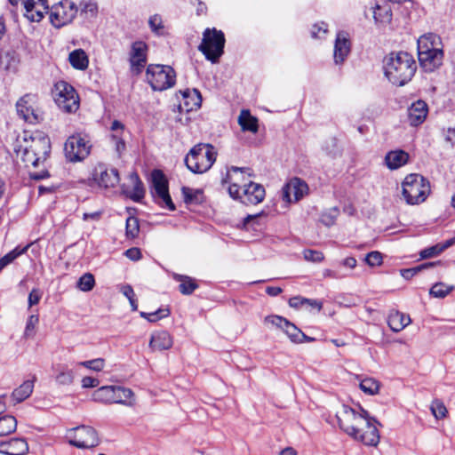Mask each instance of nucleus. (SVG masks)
Segmentation results:
<instances>
[{
	"instance_id": "7",
	"label": "nucleus",
	"mask_w": 455,
	"mask_h": 455,
	"mask_svg": "<svg viewBox=\"0 0 455 455\" xmlns=\"http://www.w3.org/2000/svg\"><path fill=\"white\" fill-rule=\"evenodd\" d=\"M146 80L154 91H164L175 84L176 72L168 65L150 64L146 70Z\"/></svg>"
},
{
	"instance_id": "12",
	"label": "nucleus",
	"mask_w": 455,
	"mask_h": 455,
	"mask_svg": "<svg viewBox=\"0 0 455 455\" xmlns=\"http://www.w3.org/2000/svg\"><path fill=\"white\" fill-rule=\"evenodd\" d=\"M366 422L368 424H363V430L357 431L356 435H354L353 438L361 441L365 445L377 446L379 443V433L377 425L381 426V424L370 415L367 417Z\"/></svg>"
},
{
	"instance_id": "29",
	"label": "nucleus",
	"mask_w": 455,
	"mask_h": 455,
	"mask_svg": "<svg viewBox=\"0 0 455 455\" xmlns=\"http://www.w3.org/2000/svg\"><path fill=\"white\" fill-rule=\"evenodd\" d=\"M440 44V38L435 34L421 36L418 39V54L431 52L432 50H441L437 47Z\"/></svg>"
},
{
	"instance_id": "23",
	"label": "nucleus",
	"mask_w": 455,
	"mask_h": 455,
	"mask_svg": "<svg viewBox=\"0 0 455 455\" xmlns=\"http://www.w3.org/2000/svg\"><path fill=\"white\" fill-rule=\"evenodd\" d=\"M172 346V339L168 331H160L152 333L149 347L152 351L159 350H167L171 348Z\"/></svg>"
},
{
	"instance_id": "33",
	"label": "nucleus",
	"mask_w": 455,
	"mask_h": 455,
	"mask_svg": "<svg viewBox=\"0 0 455 455\" xmlns=\"http://www.w3.org/2000/svg\"><path fill=\"white\" fill-rule=\"evenodd\" d=\"M34 382L31 380L24 381L20 387L12 393V400L18 403L25 401L33 392Z\"/></svg>"
},
{
	"instance_id": "54",
	"label": "nucleus",
	"mask_w": 455,
	"mask_h": 455,
	"mask_svg": "<svg viewBox=\"0 0 455 455\" xmlns=\"http://www.w3.org/2000/svg\"><path fill=\"white\" fill-rule=\"evenodd\" d=\"M151 30L156 34H160V30L164 28L162 18L158 14H155L148 20Z\"/></svg>"
},
{
	"instance_id": "8",
	"label": "nucleus",
	"mask_w": 455,
	"mask_h": 455,
	"mask_svg": "<svg viewBox=\"0 0 455 455\" xmlns=\"http://www.w3.org/2000/svg\"><path fill=\"white\" fill-rule=\"evenodd\" d=\"M52 95L59 108L64 112L73 113L79 108L78 94L74 87L65 81L54 84Z\"/></svg>"
},
{
	"instance_id": "59",
	"label": "nucleus",
	"mask_w": 455,
	"mask_h": 455,
	"mask_svg": "<svg viewBox=\"0 0 455 455\" xmlns=\"http://www.w3.org/2000/svg\"><path fill=\"white\" fill-rule=\"evenodd\" d=\"M124 255L131 260L136 261L141 259L142 254L139 248L132 247L124 251Z\"/></svg>"
},
{
	"instance_id": "48",
	"label": "nucleus",
	"mask_w": 455,
	"mask_h": 455,
	"mask_svg": "<svg viewBox=\"0 0 455 455\" xmlns=\"http://www.w3.org/2000/svg\"><path fill=\"white\" fill-rule=\"evenodd\" d=\"M431 411L435 419H443L446 416L447 409L443 403L438 399H435L432 402L430 406Z\"/></svg>"
},
{
	"instance_id": "22",
	"label": "nucleus",
	"mask_w": 455,
	"mask_h": 455,
	"mask_svg": "<svg viewBox=\"0 0 455 455\" xmlns=\"http://www.w3.org/2000/svg\"><path fill=\"white\" fill-rule=\"evenodd\" d=\"M249 171H250V168H240V167H236V166H232L227 174V178L225 180H223V182L230 183V185L228 187V194L233 199H235V200L241 199V201H242L243 199V193L241 194V192H240L241 186L237 183L238 179L234 178L230 174V172L245 173V172H248Z\"/></svg>"
},
{
	"instance_id": "24",
	"label": "nucleus",
	"mask_w": 455,
	"mask_h": 455,
	"mask_svg": "<svg viewBox=\"0 0 455 455\" xmlns=\"http://www.w3.org/2000/svg\"><path fill=\"white\" fill-rule=\"evenodd\" d=\"M350 52V42L342 32L338 33L334 44V61L336 64L342 63Z\"/></svg>"
},
{
	"instance_id": "26",
	"label": "nucleus",
	"mask_w": 455,
	"mask_h": 455,
	"mask_svg": "<svg viewBox=\"0 0 455 455\" xmlns=\"http://www.w3.org/2000/svg\"><path fill=\"white\" fill-rule=\"evenodd\" d=\"M151 180L154 189V192L152 191L153 196H161L169 191L168 180L161 170L155 169L152 171Z\"/></svg>"
},
{
	"instance_id": "13",
	"label": "nucleus",
	"mask_w": 455,
	"mask_h": 455,
	"mask_svg": "<svg viewBox=\"0 0 455 455\" xmlns=\"http://www.w3.org/2000/svg\"><path fill=\"white\" fill-rule=\"evenodd\" d=\"M307 184L299 178H292L282 188V197L291 203L299 201L307 193Z\"/></svg>"
},
{
	"instance_id": "63",
	"label": "nucleus",
	"mask_w": 455,
	"mask_h": 455,
	"mask_svg": "<svg viewBox=\"0 0 455 455\" xmlns=\"http://www.w3.org/2000/svg\"><path fill=\"white\" fill-rule=\"evenodd\" d=\"M445 141L455 146V128H448L444 133Z\"/></svg>"
},
{
	"instance_id": "3",
	"label": "nucleus",
	"mask_w": 455,
	"mask_h": 455,
	"mask_svg": "<svg viewBox=\"0 0 455 455\" xmlns=\"http://www.w3.org/2000/svg\"><path fill=\"white\" fill-rule=\"evenodd\" d=\"M217 151L212 144L199 143L194 146L185 157V164L193 173H204L216 161Z\"/></svg>"
},
{
	"instance_id": "9",
	"label": "nucleus",
	"mask_w": 455,
	"mask_h": 455,
	"mask_svg": "<svg viewBox=\"0 0 455 455\" xmlns=\"http://www.w3.org/2000/svg\"><path fill=\"white\" fill-rule=\"evenodd\" d=\"M92 144L85 136L76 133L68 138L64 144V153L70 163L84 161L91 153Z\"/></svg>"
},
{
	"instance_id": "34",
	"label": "nucleus",
	"mask_w": 455,
	"mask_h": 455,
	"mask_svg": "<svg viewBox=\"0 0 455 455\" xmlns=\"http://www.w3.org/2000/svg\"><path fill=\"white\" fill-rule=\"evenodd\" d=\"M289 305L294 308H300L304 306H309L320 311L323 307V303L316 299H306L300 296L292 297L289 299Z\"/></svg>"
},
{
	"instance_id": "17",
	"label": "nucleus",
	"mask_w": 455,
	"mask_h": 455,
	"mask_svg": "<svg viewBox=\"0 0 455 455\" xmlns=\"http://www.w3.org/2000/svg\"><path fill=\"white\" fill-rule=\"evenodd\" d=\"M420 67L425 72H433L438 68L443 59V50H432L431 52L418 54Z\"/></svg>"
},
{
	"instance_id": "50",
	"label": "nucleus",
	"mask_w": 455,
	"mask_h": 455,
	"mask_svg": "<svg viewBox=\"0 0 455 455\" xmlns=\"http://www.w3.org/2000/svg\"><path fill=\"white\" fill-rule=\"evenodd\" d=\"M122 293L128 299L132 311L138 310V303L135 299V293L130 284H125L121 289Z\"/></svg>"
},
{
	"instance_id": "4",
	"label": "nucleus",
	"mask_w": 455,
	"mask_h": 455,
	"mask_svg": "<svg viewBox=\"0 0 455 455\" xmlns=\"http://www.w3.org/2000/svg\"><path fill=\"white\" fill-rule=\"evenodd\" d=\"M402 187L406 203L411 205L424 202L430 193L429 181L418 173L407 175Z\"/></svg>"
},
{
	"instance_id": "62",
	"label": "nucleus",
	"mask_w": 455,
	"mask_h": 455,
	"mask_svg": "<svg viewBox=\"0 0 455 455\" xmlns=\"http://www.w3.org/2000/svg\"><path fill=\"white\" fill-rule=\"evenodd\" d=\"M323 32L325 34L327 32V25L323 22L321 23V25H314L313 29L311 31V36L314 38L320 37L319 34Z\"/></svg>"
},
{
	"instance_id": "25",
	"label": "nucleus",
	"mask_w": 455,
	"mask_h": 455,
	"mask_svg": "<svg viewBox=\"0 0 455 455\" xmlns=\"http://www.w3.org/2000/svg\"><path fill=\"white\" fill-rule=\"evenodd\" d=\"M183 96V105L180 103L179 108L180 110L190 112L200 108L202 102V97L198 90H193V95L188 89L180 92Z\"/></svg>"
},
{
	"instance_id": "56",
	"label": "nucleus",
	"mask_w": 455,
	"mask_h": 455,
	"mask_svg": "<svg viewBox=\"0 0 455 455\" xmlns=\"http://www.w3.org/2000/svg\"><path fill=\"white\" fill-rule=\"evenodd\" d=\"M287 319L279 316V315H270L265 318V323H271L272 325L276 326L283 331L285 325L287 324Z\"/></svg>"
},
{
	"instance_id": "45",
	"label": "nucleus",
	"mask_w": 455,
	"mask_h": 455,
	"mask_svg": "<svg viewBox=\"0 0 455 455\" xmlns=\"http://www.w3.org/2000/svg\"><path fill=\"white\" fill-rule=\"evenodd\" d=\"M283 331L288 335L290 339L294 343L299 342V338L304 337V332L290 321H287V324L285 325Z\"/></svg>"
},
{
	"instance_id": "19",
	"label": "nucleus",
	"mask_w": 455,
	"mask_h": 455,
	"mask_svg": "<svg viewBox=\"0 0 455 455\" xmlns=\"http://www.w3.org/2000/svg\"><path fill=\"white\" fill-rule=\"evenodd\" d=\"M265 188L262 185L250 181L243 185V204H257L263 201L265 197Z\"/></svg>"
},
{
	"instance_id": "44",
	"label": "nucleus",
	"mask_w": 455,
	"mask_h": 455,
	"mask_svg": "<svg viewBox=\"0 0 455 455\" xmlns=\"http://www.w3.org/2000/svg\"><path fill=\"white\" fill-rule=\"evenodd\" d=\"M452 286H448L443 283H436L431 287L429 294L432 297L443 299L446 297L452 291Z\"/></svg>"
},
{
	"instance_id": "58",
	"label": "nucleus",
	"mask_w": 455,
	"mask_h": 455,
	"mask_svg": "<svg viewBox=\"0 0 455 455\" xmlns=\"http://www.w3.org/2000/svg\"><path fill=\"white\" fill-rule=\"evenodd\" d=\"M42 293L39 289H32L28 295V307H31L39 303Z\"/></svg>"
},
{
	"instance_id": "15",
	"label": "nucleus",
	"mask_w": 455,
	"mask_h": 455,
	"mask_svg": "<svg viewBox=\"0 0 455 455\" xmlns=\"http://www.w3.org/2000/svg\"><path fill=\"white\" fill-rule=\"evenodd\" d=\"M148 45L143 41H135L132 44L130 63L132 70L136 74L141 73L147 64Z\"/></svg>"
},
{
	"instance_id": "55",
	"label": "nucleus",
	"mask_w": 455,
	"mask_h": 455,
	"mask_svg": "<svg viewBox=\"0 0 455 455\" xmlns=\"http://www.w3.org/2000/svg\"><path fill=\"white\" fill-rule=\"evenodd\" d=\"M81 5V12L89 14L90 17H95L98 12V6L96 3L93 2H83L80 4Z\"/></svg>"
},
{
	"instance_id": "20",
	"label": "nucleus",
	"mask_w": 455,
	"mask_h": 455,
	"mask_svg": "<svg viewBox=\"0 0 455 455\" xmlns=\"http://www.w3.org/2000/svg\"><path fill=\"white\" fill-rule=\"evenodd\" d=\"M22 4L26 10V18L32 22L41 21L44 13L48 12L47 0L36 2V4H31L29 0H23Z\"/></svg>"
},
{
	"instance_id": "11",
	"label": "nucleus",
	"mask_w": 455,
	"mask_h": 455,
	"mask_svg": "<svg viewBox=\"0 0 455 455\" xmlns=\"http://www.w3.org/2000/svg\"><path fill=\"white\" fill-rule=\"evenodd\" d=\"M77 13V7L70 0H62L53 5L50 12V20L55 28H61L72 22Z\"/></svg>"
},
{
	"instance_id": "49",
	"label": "nucleus",
	"mask_w": 455,
	"mask_h": 455,
	"mask_svg": "<svg viewBox=\"0 0 455 455\" xmlns=\"http://www.w3.org/2000/svg\"><path fill=\"white\" fill-rule=\"evenodd\" d=\"M79 365L94 371H100L105 366V360L103 358H96L92 360L80 362Z\"/></svg>"
},
{
	"instance_id": "36",
	"label": "nucleus",
	"mask_w": 455,
	"mask_h": 455,
	"mask_svg": "<svg viewBox=\"0 0 455 455\" xmlns=\"http://www.w3.org/2000/svg\"><path fill=\"white\" fill-rule=\"evenodd\" d=\"M114 387L115 386H104L98 388L93 394L94 400L105 403H112Z\"/></svg>"
},
{
	"instance_id": "53",
	"label": "nucleus",
	"mask_w": 455,
	"mask_h": 455,
	"mask_svg": "<svg viewBox=\"0 0 455 455\" xmlns=\"http://www.w3.org/2000/svg\"><path fill=\"white\" fill-rule=\"evenodd\" d=\"M382 260V254L377 251L369 252L365 257L366 263L371 267L381 265Z\"/></svg>"
},
{
	"instance_id": "46",
	"label": "nucleus",
	"mask_w": 455,
	"mask_h": 455,
	"mask_svg": "<svg viewBox=\"0 0 455 455\" xmlns=\"http://www.w3.org/2000/svg\"><path fill=\"white\" fill-rule=\"evenodd\" d=\"M38 323L39 316L37 315H31L28 316L23 334L25 339H31L35 337L36 326L37 325Z\"/></svg>"
},
{
	"instance_id": "43",
	"label": "nucleus",
	"mask_w": 455,
	"mask_h": 455,
	"mask_svg": "<svg viewBox=\"0 0 455 455\" xmlns=\"http://www.w3.org/2000/svg\"><path fill=\"white\" fill-rule=\"evenodd\" d=\"M95 285V279L92 274L85 273L77 281L76 287L82 291H90Z\"/></svg>"
},
{
	"instance_id": "18",
	"label": "nucleus",
	"mask_w": 455,
	"mask_h": 455,
	"mask_svg": "<svg viewBox=\"0 0 455 455\" xmlns=\"http://www.w3.org/2000/svg\"><path fill=\"white\" fill-rule=\"evenodd\" d=\"M428 114V106L422 100H418L408 108V120L411 126L417 127L421 124Z\"/></svg>"
},
{
	"instance_id": "28",
	"label": "nucleus",
	"mask_w": 455,
	"mask_h": 455,
	"mask_svg": "<svg viewBox=\"0 0 455 455\" xmlns=\"http://www.w3.org/2000/svg\"><path fill=\"white\" fill-rule=\"evenodd\" d=\"M409 160V154L403 150L388 152L385 156L387 166L390 170H395L404 165Z\"/></svg>"
},
{
	"instance_id": "27",
	"label": "nucleus",
	"mask_w": 455,
	"mask_h": 455,
	"mask_svg": "<svg viewBox=\"0 0 455 455\" xmlns=\"http://www.w3.org/2000/svg\"><path fill=\"white\" fill-rule=\"evenodd\" d=\"M411 323L409 315L397 310L390 312L387 317V324L394 332H399Z\"/></svg>"
},
{
	"instance_id": "42",
	"label": "nucleus",
	"mask_w": 455,
	"mask_h": 455,
	"mask_svg": "<svg viewBox=\"0 0 455 455\" xmlns=\"http://www.w3.org/2000/svg\"><path fill=\"white\" fill-rule=\"evenodd\" d=\"M361 390L367 395H375L379 390V383L372 378H366L360 383Z\"/></svg>"
},
{
	"instance_id": "64",
	"label": "nucleus",
	"mask_w": 455,
	"mask_h": 455,
	"mask_svg": "<svg viewBox=\"0 0 455 455\" xmlns=\"http://www.w3.org/2000/svg\"><path fill=\"white\" fill-rule=\"evenodd\" d=\"M50 176L48 171L43 170L40 172H35L30 173V178L34 180H41Z\"/></svg>"
},
{
	"instance_id": "31",
	"label": "nucleus",
	"mask_w": 455,
	"mask_h": 455,
	"mask_svg": "<svg viewBox=\"0 0 455 455\" xmlns=\"http://www.w3.org/2000/svg\"><path fill=\"white\" fill-rule=\"evenodd\" d=\"M173 279L180 283L179 285V291L183 295H190L198 288V284L196 280L190 276L174 274Z\"/></svg>"
},
{
	"instance_id": "30",
	"label": "nucleus",
	"mask_w": 455,
	"mask_h": 455,
	"mask_svg": "<svg viewBox=\"0 0 455 455\" xmlns=\"http://www.w3.org/2000/svg\"><path fill=\"white\" fill-rule=\"evenodd\" d=\"M238 124L243 132L256 133L259 129L258 119L248 109H243L238 116Z\"/></svg>"
},
{
	"instance_id": "10",
	"label": "nucleus",
	"mask_w": 455,
	"mask_h": 455,
	"mask_svg": "<svg viewBox=\"0 0 455 455\" xmlns=\"http://www.w3.org/2000/svg\"><path fill=\"white\" fill-rule=\"evenodd\" d=\"M68 443L79 449H91L100 444V438L95 428L81 425L68 431Z\"/></svg>"
},
{
	"instance_id": "47",
	"label": "nucleus",
	"mask_w": 455,
	"mask_h": 455,
	"mask_svg": "<svg viewBox=\"0 0 455 455\" xmlns=\"http://www.w3.org/2000/svg\"><path fill=\"white\" fill-rule=\"evenodd\" d=\"M182 195L184 196V202L186 204H197L199 202L198 196L202 194L201 190L196 189L194 190L188 187H183L182 189Z\"/></svg>"
},
{
	"instance_id": "35",
	"label": "nucleus",
	"mask_w": 455,
	"mask_h": 455,
	"mask_svg": "<svg viewBox=\"0 0 455 455\" xmlns=\"http://www.w3.org/2000/svg\"><path fill=\"white\" fill-rule=\"evenodd\" d=\"M131 180L133 182V192L130 195V198L134 202H140L145 196V188L142 181L136 172L131 174Z\"/></svg>"
},
{
	"instance_id": "21",
	"label": "nucleus",
	"mask_w": 455,
	"mask_h": 455,
	"mask_svg": "<svg viewBox=\"0 0 455 455\" xmlns=\"http://www.w3.org/2000/svg\"><path fill=\"white\" fill-rule=\"evenodd\" d=\"M28 451V445L23 438L0 443V455H25Z\"/></svg>"
},
{
	"instance_id": "5",
	"label": "nucleus",
	"mask_w": 455,
	"mask_h": 455,
	"mask_svg": "<svg viewBox=\"0 0 455 455\" xmlns=\"http://www.w3.org/2000/svg\"><path fill=\"white\" fill-rule=\"evenodd\" d=\"M359 410L357 412L348 405L343 404L336 412L339 428L351 437L356 435L357 431L363 430V424H368L366 419L370 415L369 412L361 406Z\"/></svg>"
},
{
	"instance_id": "61",
	"label": "nucleus",
	"mask_w": 455,
	"mask_h": 455,
	"mask_svg": "<svg viewBox=\"0 0 455 455\" xmlns=\"http://www.w3.org/2000/svg\"><path fill=\"white\" fill-rule=\"evenodd\" d=\"M99 384V379L92 377H84L82 379V387L84 388L96 387Z\"/></svg>"
},
{
	"instance_id": "39",
	"label": "nucleus",
	"mask_w": 455,
	"mask_h": 455,
	"mask_svg": "<svg viewBox=\"0 0 455 455\" xmlns=\"http://www.w3.org/2000/svg\"><path fill=\"white\" fill-rule=\"evenodd\" d=\"M140 233L139 219L135 216H129L125 223V235L127 238L134 239Z\"/></svg>"
},
{
	"instance_id": "14",
	"label": "nucleus",
	"mask_w": 455,
	"mask_h": 455,
	"mask_svg": "<svg viewBox=\"0 0 455 455\" xmlns=\"http://www.w3.org/2000/svg\"><path fill=\"white\" fill-rule=\"evenodd\" d=\"M93 180L100 187L114 188L120 180L118 171L116 168L108 169L104 164L94 168Z\"/></svg>"
},
{
	"instance_id": "37",
	"label": "nucleus",
	"mask_w": 455,
	"mask_h": 455,
	"mask_svg": "<svg viewBox=\"0 0 455 455\" xmlns=\"http://www.w3.org/2000/svg\"><path fill=\"white\" fill-rule=\"evenodd\" d=\"M133 396V392L130 388L115 386L114 397L112 403L126 404V401Z\"/></svg>"
},
{
	"instance_id": "51",
	"label": "nucleus",
	"mask_w": 455,
	"mask_h": 455,
	"mask_svg": "<svg viewBox=\"0 0 455 455\" xmlns=\"http://www.w3.org/2000/svg\"><path fill=\"white\" fill-rule=\"evenodd\" d=\"M443 252L440 243H437L435 245L430 246L428 248H426L422 250L419 252L421 259H429L435 256H438Z\"/></svg>"
},
{
	"instance_id": "1",
	"label": "nucleus",
	"mask_w": 455,
	"mask_h": 455,
	"mask_svg": "<svg viewBox=\"0 0 455 455\" xmlns=\"http://www.w3.org/2000/svg\"><path fill=\"white\" fill-rule=\"evenodd\" d=\"M417 70L416 61L407 52H391L384 60V73L389 82L397 86L406 84Z\"/></svg>"
},
{
	"instance_id": "52",
	"label": "nucleus",
	"mask_w": 455,
	"mask_h": 455,
	"mask_svg": "<svg viewBox=\"0 0 455 455\" xmlns=\"http://www.w3.org/2000/svg\"><path fill=\"white\" fill-rule=\"evenodd\" d=\"M304 259L311 262H321L323 259V253L319 251L307 249L303 251Z\"/></svg>"
},
{
	"instance_id": "6",
	"label": "nucleus",
	"mask_w": 455,
	"mask_h": 455,
	"mask_svg": "<svg viewBox=\"0 0 455 455\" xmlns=\"http://www.w3.org/2000/svg\"><path fill=\"white\" fill-rule=\"evenodd\" d=\"M225 43V35L221 30L208 28L203 33V39L198 50L207 60L212 63H218L224 53Z\"/></svg>"
},
{
	"instance_id": "60",
	"label": "nucleus",
	"mask_w": 455,
	"mask_h": 455,
	"mask_svg": "<svg viewBox=\"0 0 455 455\" xmlns=\"http://www.w3.org/2000/svg\"><path fill=\"white\" fill-rule=\"evenodd\" d=\"M157 196L162 200V202L164 204V206L166 207L168 210L174 211L176 209V207L171 198L169 191L165 192L164 194H163L161 196Z\"/></svg>"
},
{
	"instance_id": "16",
	"label": "nucleus",
	"mask_w": 455,
	"mask_h": 455,
	"mask_svg": "<svg viewBox=\"0 0 455 455\" xmlns=\"http://www.w3.org/2000/svg\"><path fill=\"white\" fill-rule=\"evenodd\" d=\"M33 96L26 94L21 97L16 103V108L18 115L22 117L26 122L30 124H36L40 121L39 115L35 111L31 101Z\"/></svg>"
},
{
	"instance_id": "57",
	"label": "nucleus",
	"mask_w": 455,
	"mask_h": 455,
	"mask_svg": "<svg viewBox=\"0 0 455 455\" xmlns=\"http://www.w3.org/2000/svg\"><path fill=\"white\" fill-rule=\"evenodd\" d=\"M170 315L168 308H159L155 312L148 313V322L155 323L162 318L167 317Z\"/></svg>"
},
{
	"instance_id": "40",
	"label": "nucleus",
	"mask_w": 455,
	"mask_h": 455,
	"mask_svg": "<svg viewBox=\"0 0 455 455\" xmlns=\"http://www.w3.org/2000/svg\"><path fill=\"white\" fill-rule=\"evenodd\" d=\"M28 248V245L25 246L22 249L16 247L4 257L0 259V272L10 263H12L15 259H17L21 254L25 253Z\"/></svg>"
},
{
	"instance_id": "2",
	"label": "nucleus",
	"mask_w": 455,
	"mask_h": 455,
	"mask_svg": "<svg viewBox=\"0 0 455 455\" xmlns=\"http://www.w3.org/2000/svg\"><path fill=\"white\" fill-rule=\"evenodd\" d=\"M24 141L26 145H20L16 151L18 154L21 152V159L26 164L36 167L46 161L51 153V140L47 135L36 132L30 136V141L26 138Z\"/></svg>"
},
{
	"instance_id": "32",
	"label": "nucleus",
	"mask_w": 455,
	"mask_h": 455,
	"mask_svg": "<svg viewBox=\"0 0 455 455\" xmlns=\"http://www.w3.org/2000/svg\"><path fill=\"white\" fill-rule=\"evenodd\" d=\"M71 66L78 70H84L89 64L88 57L85 52L82 49L74 50L69 53L68 57Z\"/></svg>"
},
{
	"instance_id": "41",
	"label": "nucleus",
	"mask_w": 455,
	"mask_h": 455,
	"mask_svg": "<svg viewBox=\"0 0 455 455\" xmlns=\"http://www.w3.org/2000/svg\"><path fill=\"white\" fill-rule=\"evenodd\" d=\"M436 264H440V261H437V262H426V263L420 264L419 266H416L414 267L402 269L401 270V275L405 279H411V277H413L415 275H417L420 271H422L424 269H427V268L433 267Z\"/></svg>"
},
{
	"instance_id": "38",
	"label": "nucleus",
	"mask_w": 455,
	"mask_h": 455,
	"mask_svg": "<svg viewBox=\"0 0 455 455\" xmlns=\"http://www.w3.org/2000/svg\"><path fill=\"white\" fill-rule=\"evenodd\" d=\"M59 371L55 376V380L60 385H70L74 380V374L71 370H68L66 365H59L57 368Z\"/></svg>"
}]
</instances>
